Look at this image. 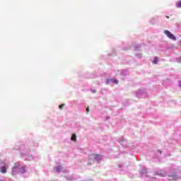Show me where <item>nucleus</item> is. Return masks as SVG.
Segmentation results:
<instances>
[{"label": "nucleus", "mask_w": 181, "mask_h": 181, "mask_svg": "<svg viewBox=\"0 0 181 181\" xmlns=\"http://www.w3.org/2000/svg\"><path fill=\"white\" fill-rule=\"evenodd\" d=\"M89 160H95L98 163H100L103 160V156L98 154H91L89 156Z\"/></svg>", "instance_id": "obj_1"}, {"label": "nucleus", "mask_w": 181, "mask_h": 181, "mask_svg": "<svg viewBox=\"0 0 181 181\" xmlns=\"http://www.w3.org/2000/svg\"><path fill=\"white\" fill-rule=\"evenodd\" d=\"M164 33L169 37V39H171V40H176V37L175 35L172 34V33H170L169 30H165Z\"/></svg>", "instance_id": "obj_2"}, {"label": "nucleus", "mask_w": 181, "mask_h": 181, "mask_svg": "<svg viewBox=\"0 0 181 181\" xmlns=\"http://www.w3.org/2000/svg\"><path fill=\"white\" fill-rule=\"evenodd\" d=\"M110 83H112L113 84H118V81L116 79H107L106 84H110Z\"/></svg>", "instance_id": "obj_3"}, {"label": "nucleus", "mask_w": 181, "mask_h": 181, "mask_svg": "<svg viewBox=\"0 0 181 181\" xmlns=\"http://www.w3.org/2000/svg\"><path fill=\"white\" fill-rule=\"evenodd\" d=\"M140 175L144 177V176H146V168H143L140 172Z\"/></svg>", "instance_id": "obj_4"}, {"label": "nucleus", "mask_w": 181, "mask_h": 181, "mask_svg": "<svg viewBox=\"0 0 181 181\" xmlns=\"http://www.w3.org/2000/svg\"><path fill=\"white\" fill-rule=\"evenodd\" d=\"M6 168H8V165H4V166L1 167V173H6Z\"/></svg>", "instance_id": "obj_5"}, {"label": "nucleus", "mask_w": 181, "mask_h": 181, "mask_svg": "<svg viewBox=\"0 0 181 181\" xmlns=\"http://www.w3.org/2000/svg\"><path fill=\"white\" fill-rule=\"evenodd\" d=\"M144 92L142 90H139L136 93V97H141V95H143Z\"/></svg>", "instance_id": "obj_6"}, {"label": "nucleus", "mask_w": 181, "mask_h": 181, "mask_svg": "<svg viewBox=\"0 0 181 181\" xmlns=\"http://www.w3.org/2000/svg\"><path fill=\"white\" fill-rule=\"evenodd\" d=\"M55 169L57 172L59 173V172H62V170L63 169V168L62 167V165H59V166H57Z\"/></svg>", "instance_id": "obj_7"}, {"label": "nucleus", "mask_w": 181, "mask_h": 181, "mask_svg": "<svg viewBox=\"0 0 181 181\" xmlns=\"http://www.w3.org/2000/svg\"><path fill=\"white\" fill-rule=\"evenodd\" d=\"M170 177L169 180H176L177 179V175H172L170 176Z\"/></svg>", "instance_id": "obj_8"}, {"label": "nucleus", "mask_w": 181, "mask_h": 181, "mask_svg": "<svg viewBox=\"0 0 181 181\" xmlns=\"http://www.w3.org/2000/svg\"><path fill=\"white\" fill-rule=\"evenodd\" d=\"M71 141H77V139H76V134H72V136H71Z\"/></svg>", "instance_id": "obj_9"}, {"label": "nucleus", "mask_w": 181, "mask_h": 181, "mask_svg": "<svg viewBox=\"0 0 181 181\" xmlns=\"http://www.w3.org/2000/svg\"><path fill=\"white\" fill-rule=\"evenodd\" d=\"M153 64H158V58L155 57L154 60L153 61Z\"/></svg>", "instance_id": "obj_10"}, {"label": "nucleus", "mask_w": 181, "mask_h": 181, "mask_svg": "<svg viewBox=\"0 0 181 181\" xmlns=\"http://www.w3.org/2000/svg\"><path fill=\"white\" fill-rule=\"evenodd\" d=\"M177 8H181V1L177 3Z\"/></svg>", "instance_id": "obj_11"}, {"label": "nucleus", "mask_w": 181, "mask_h": 181, "mask_svg": "<svg viewBox=\"0 0 181 181\" xmlns=\"http://www.w3.org/2000/svg\"><path fill=\"white\" fill-rule=\"evenodd\" d=\"M59 109L62 110V108H63V107H64V104H62L61 105L59 106Z\"/></svg>", "instance_id": "obj_12"}, {"label": "nucleus", "mask_w": 181, "mask_h": 181, "mask_svg": "<svg viewBox=\"0 0 181 181\" xmlns=\"http://www.w3.org/2000/svg\"><path fill=\"white\" fill-rule=\"evenodd\" d=\"M68 180H74V179H73V177H71V178H68Z\"/></svg>", "instance_id": "obj_13"}, {"label": "nucleus", "mask_w": 181, "mask_h": 181, "mask_svg": "<svg viewBox=\"0 0 181 181\" xmlns=\"http://www.w3.org/2000/svg\"><path fill=\"white\" fill-rule=\"evenodd\" d=\"M160 176H165V173H164L163 174H159Z\"/></svg>", "instance_id": "obj_14"}, {"label": "nucleus", "mask_w": 181, "mask_h": 181, "mask_svg": "<svg viewBox=\"0 0 181 181\" xmlns=\"http://www.w3.org/2000/svg\"><path fill=\"white\" fill-rule=\"evenodd\" d=\"M87 112H88V111H90V110L88 109V107L86 109Z\"/></svg>", "instance_id": "obj_15"}, {"label": "nucleus", "mask_w": 181, "mask_h": 181, "mask_svg": "<svg viewBox=\"0 0 181 181\" xmlns=\"http://www.w3.org/2000/svg\"><path fill=\"white\" fill-rule=\"evenodd\" d=\"M139 57H142V54H140Z\"/></svg>", "instance_id": "obj_16"}, {"label": "nucleus", "mask_w": 181, "mask_h": 181, "mask_svg": "<svg viewBox=\"0 0 181 181\" xmlns=\"http://www.w3.org/2000/svg\"><path fill=\"white\" fill-rule=\"evenodd\" d=\"M160 153H162V151H159Z\"/></svg>", "instance_id": "obj_17"}, {"label": "nucleus", "mask_w": 181, "mask_h": 181, "mask_svg": "<svg viewBox=\"0 0 181 181\" xmlns=\"http://www.w3.org/2000/svg\"><path fill=\"white\" fill-rule=\"evenodd\" d=\"M93 93H95V90H93Z\"/></svg>", "instance_id": "obj_18"}, {"label": "nucleus", "mask_w": 181, "mask_h": 181, "mask_svg": "<svg viewBox=\"0 0 181 181\" xmlns=\"http://www.w3.org/2000/svg\"><path fill=\"white\" fill-rule=\"evenodd\" d=\"M122 141H124V138H122Z\"/></svg>", "instance_id": "obj_19"}, {"label": "nucleus", "mask_w": 181, "mask_h": 181, "mask_svg": "<svg viewBox=\"0 0 181 181\" xmlns=\"http://www.w3.org/2000/svg\"><path fill=\"white\" fill-rule=\"evenodd\" d=\"M88 165H91V163H88Z\"/></svg>", "instance_id": "obj_20"}, {"label": "nucleus", "mask_w": 181, "mask_h": 181, "mask_svg": "<svg viewBox=\"0 0 181 181\" xmlns=\"http://www.w3.org/2000/svg\"><path fill=\"white\" fill-rule=\"evenodd\" d=\"M13 169L15 170V169H16V168H13Z\"/></svg>", "instance_id": "obj_21"}, {"label": "nucleus", "mask_w": 181, "mask_h": 181, "mask_svg": "<svg viewBox=\"0 0 181 181\" xmlns=\"http://www.w3.org/2000/svg\"><path fill=\"white\" fill-rule=\"evenodd\" d=\"M134 49H135V50H136V47H135V48H134Z\"/></svg>", "instance_id": "obj_22"}, {"label": "nucleus", "mask_w": 181, "mask_h": 181, "mask_svg": "<svg viewBox=\"0 0 181 181\" xmlns=\"http://www.w3.org/2000/svg\"><path fill=\"white\" fill-rule=\"evenodd\" d=\"M119 168H121V165H119Z\"/></svg>", "instance_id": "obj_23"}]
</instances>
